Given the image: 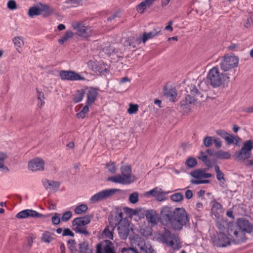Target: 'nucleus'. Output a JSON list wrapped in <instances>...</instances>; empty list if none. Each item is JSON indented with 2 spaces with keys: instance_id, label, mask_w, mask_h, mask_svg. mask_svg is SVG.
Returning <instances> with one entry per match:
<instances>
[{
  "instance_id": "obj_1",
  "label": "nucleus",
  "mask_w": 253,
  "mask_h": 253,
  "mask_svg": "<svg viewBox=\"0 0 253 253\" xmlns=\"http://www.w3.org/2000/svg\"><path fill=\"white\" fill-rule=\"evenodd\" d=\"M109 222L118 226V234L122 239L125 240L127 238L129 232V224L128 219L123 218V213L121 211H117L115 218H111Z\"/></svg>"
},
{
  "instance_id": "obj_2",
  "label": "nucleus",
  "mask_w": 253,
  "mask_h": 253,
  "mask_svg": "<svg viewBox=\"0 0 253 253\" xmlns=\"http://www.w3.org/2000/svg\"><path fill=\"white\" fill-rule=\"evenodd\" d=\"M229 73H220L217 67L211 69L208 73L207 79L210 84L213 87H218L222 84H225L229 82Z\"/></svg>"
},
{
  "instance_id": "obj_3",
  "label": "nucleus",
  "mask_w": 253,
  "mask_h": 253,
  "mask_svg": "<svg viewBox=\"0 0 253 253\" xmlns=\"http://www.w3.org/2000/svg\"><path fill=\"white\" fill-rule=\"evenodd\" d=\"M173 219L171 228L174 230H181L184 226L189 223L190 217L184 209L175 208Z\"/></svg>"
},
{
  "instance_id": "obj_4",
  "label": "nucleus",
  "mask_w": 253,
  "mask_h": 253,
  "mask_svg": "<svg viewBox=\"0 0 253 253\" xmlns=\"http://www.w3.org/2000/svg\"><path fill=\"white\" fill-rule=\"evenodd\" d=\"M91 215H86L74 218L72 221V229L76 233L84 235L85 237L90 235L87 230L86 225L89 224L92 218Z\"/></svg>"
},
{
  "instance_id": "obj_5",
  "label": "nucleus",
  "mask_w": 253,
  "mask_h": 253,
  "mask_svg": "<svg viewBox=\"0 0 253 253\" xmlns=\"http://www.w3.org/2000/svg\"><path fill=\"white\" fill-rule=\"evenodd\" d=\"M239 58L235 55L224 56L219 63L221 69L224 73H229V77H233L235 74V70L239 64Z\"/></svg>"
},
{
  "instance_id": "obj_6",
  "label": "nucleus",
  "mask_w": 253,
  "mask_h": 253,
  "mask_svg": "<svg viewBox=\"0 0 253 253\" xmlns=\"http://www.w3.org/2000/svg\"><path fill=\"white\" fill-rule=\"evenodd\" d=\"M175 209L166 206L162 207L160 213V221L161 223L168 228H171L173 219Z\"/></svg>"
},
{
  "instance_id": "obj_7",
  "label": "nucleus",
  "mask_w": 253,
  "mask_h": 253,
  "mask_svg": "<svg viewBox=\"0 0 253 253\" xmlns=\"http://www.w3.org/2000/svg\"><path fill=\"white\" fill-rule=\"evenodd\" d=\"M160 241L170 246L173 249H178V236L174 233H172L169 230L165 229L160 236Z\"/></svg>"
},
{
  "instance_id": "obj_8",
  "label": "nucleus",
  "mask_w": 253,
  "mask_h": 253,
  "mask_svg": "<svg viewBox=\"0 0 253 253\" xmlns=\"http://www.w3.org/2000/svg\"><path fill=\"white\" fill-rule=\"evenodd\" d=\"M227 233L230 240L235 244H241L246 240L245 233L235 225H231V228H228Z\"/></svg>"
},
{
  "instance_id": "obj_9",
  "label": "nucleus",
  "mask_w": 253,
  "mask_h": 253,
  "mask_svg": "<svg viewBox=\"0 0 253 253\" xmlns=\"http://www.w3.org/2000/svg\"><path fill=\"white\" fill-rule=\"evenodd\" d=\"M119 189H107L102 190L94 195L90 199L91 203H94L105 200L115 195L117 192L120 191Z\"/></svg>"
},
{
  "instance_id": "obj_10",
  "label": "nucleus",
  "mask_w": 253,
  "mask_h": 253,
  "mask_svg": "<svg viewBox=\"0 0 253 253\" xmlns=\"http://www.w3.org/2000/svg\"><path fill=\"white\" fill-rule=\"evenodd\" d=\"M253 148V142L251 140L246 141L240 151L235 154L238 161L244 160L250 157Z\"/></svg>"
},
{
  "instance_id": "obj_11",
  "label": "nucleus",
  "mask_w": 253,
  "mask_h": 253,
  "mask_svg": "<svg viewBox=\"0 0 253 253\" xmlns=\"http://www.w3.org/2000/svg\"><path fill=\"white\" fill-rule=\"evenodd\" d=\"M73 27L77 32V34L80 37L87 38L92 33V30L90 27L85 25L83 22H78L73 25Z\"/></svg>"
},
{
  "instance_id": "obj_12",
  "label": "nucleus",
  "mask_w": 253,
  "mask_h": 253,
  "mask_svg": "<svg viewBox=\"0 0 253 253\" xmlns=\"http://www.w3.org/2000/svg\"><path fill=\"white\" fill-rule=\"evenodd\" d=\"M45 162L42 158L37 157L28 162V168L32 171H43L44 169Z\"/></svg>"
},
{
  "instance_id": "obj_13",
  "label": "nucleus",
  "mask_w": 253,
  "mask_h": 253,
  "mask_svg": "<svg viewBox=\"0 0 253 253\" xmlns=\"http://www.w3.org/2000/svg\"><path fill=\"white\" fill-rule=\"evenodd\" d=\"M59 77L62 80L79 81L85 80L84 77L73 71L62 70L59 72Z\"/></svg>"
},
{
  "instance_id": "obj_14",
  "label": "nucleus",
  "mask_w": 253,
  "mask_h": 253,
  "mask_svg": "<svg viewBox=\"0 0 253 253\" xmlns=\"http://www.w3.org/2000/svg\"><path fill=\"white\" fill-rule=\"evenodd\" d=\"M96 253H115L113 244L109 240L98 244Z\"/></svg>"
},
{
  "instance_id": "obj_15",
  "label": "nucleus",
  "mask_w": 253,
  "mask_h": 253,
  "mask_svg": "<svg viewBox=\"0 0 253 253\" xmlns=\"http://www.w3.org/2000/svg\"><path fill=\"white\" fill-rule=\"evenodd\" d=\"M213 244L217 247H225L230 245L231 240L229 236L227 237L223 232H220L212 240Z\"/></svg>"
},
{
  "instance_id": "obj_16",
  "label": "nucleus",
  "mask_w": 253,
  "mask_h": 253,
  "mask_svg": "<svg viewBox=\"0 0 253 253\" xmlns=\"http://www.w3.org/2000/svg\"><path fill=\"white\" fill-rule=\"evenodd\" d=\"M16 217L18 219H24L28 217L45 218V215L32 210H25L18 212L16 215Z\"/></svg>"
},
{
  "instance_id": "obj_17",
  "label": "nucleus",
  "mask_w": 253,
  "mask_h": 253,
  "mask_svg": "<svg viewBox=\"0 0 253 253\" xmlns=\"http://www.w3.org/2000/svg\"><path fill=\"white\" fill-rule=\"evenodd\" d=\"M121 172L124 178L129 182V184L133 182L135 178L131 175V168L130 166H122L120 168Z\"/></svg>"
},
{
  "instance_id": "obj_18",
  "label": "nucleus",
  "mask_w": 253,
  "mask_h": 253,
  "mask_svg": "<svg viewBox=\"0 0 253 253\" xmlns=\"http://www.w3.org/2000/svg\"><path fill=\"white\" fill-rule=\"evenodd\" d=\"M238 228L241 229L243 232L250 233L253 229V225L250 222L245 219H240L238 220L237 226Z\"/></svg>"
},
{
  "instance_id": "obj_19",
  "label": "nucleus",
  "mask_w": 253,
  "mask_h": 253,
  "mask_svg": "<svg viewBox=\"0 0 253 253\" xmlns=\"http://www.w3.org/2000/svg\"><path fill=\"white\" fill-rule=\"evenodd\" d=\"M145 216L149 223L156 225L158 222V214L154 210H147L145 212Z\"/></svg>"
},
{
  "instance_id": "obj_20",
  "label": "nucleus",
  "mask_w": 253,
  "mask_h": 253,
  "mask_svg": "<svg viewBox=\"0 0 253 253\" xmlns=\"http://www.w3.org/2000/svg\"><path fill=\"white\" fill-rule=\"evenodd\" d=\"M205 169H198L194 170L190 173V174L193 177L197 179L208 178L212 176L211 173H206Z\"/></svg>"
},
{
  "instance_id": "obj_21",
  "label": "nucleus",
  "mask_w": 253,
  "mask_h": 253,
  "mask_svg": "<svg viewBox=\"0 0 253 253\" xmlns=\"http://www.w3.org/2000/svg\"><path fill=\"white\" fill-rule=\"evenodd\" d=\"M42 184L46 190L57 191L59 187L60 183L58 181L44 179L42 181Z\"/></svg>"
},
{
  "instance_id": "obj_22",
  "label": "nucleus",
  "mask_w": 253,
  "mask_h": 253,
  "mask_svg": "<svg viewBox=\"0 0 253 253\" xmlns=\"http://www.w3.org/2000/svg\"><path fill=\"white\" fill-rule=\"evenodd\" d=\"M78 253H93L87 241L85 240L79 244Z\"/></svg>"
},
{
  "instance_id": "obj_23",
  "label": "nucleus",
  "mask_w": 253,
  "mask_h": 253,
  "mask_svg": "<svg viewBox=\"0 0 253 253\" xmlns=\"http://www.w3.org/2000/svg\"><path fill=\"white\" fill-rule=\"evenodd\" d=\"M130 243L132 245H136L140 249H143L145 241L138 235H134L130 237Z\"/></svg>"
},
{
  "instance_id": "obj_24",
  "label": "nucleus",
  "mask_w": 253,
  "mask_h": 253,
  "mask_svg": "<svg viewBox=\"0 0 253 253\" xmlns=\"http://www.w3.org/2000/svg\"><path fill=\"white\" fill-rule=\"evenodd\" d=\"M97 94L98 93L96 89L93 88H90L87 93L86 104L90 105L93 103L96 99Z\"/></svg>"
},
{
  "instance_id": "obj_25",
  "label": "nucleus",
  "mask_w": 253,
  "mask_h": 253,
  "mask_svg": "<svg viewBox=\"0 0 253 253\" xmlns=\"http://www.w3.org/2000/svg\"><path fill=\"white\" fill-rule=\"evenodd\" d=\"M160 34L161 30L160 28L154 29L152 31L148 33L144 32L143 34L142 42L145 43L148 40L152 39Z\"/></svg>"
},
{
  "instance_id": "obj_26",
  "label": "nucleus",
  "mask_w": 253,
  "mask_h": 253,
  "mask_svg": "<svg viewBox=\"0 0 253 253\" xmlns=\"http://www.w3.org/2000/svg\"><path fill=\"white\" fill-rule=\"evenodd\" d=\"M153 2L154 0H144L137 5V11L140 13H142L146 8L149 7L152 5Z\"/></svg>"
},
{
  "instance_id": "obj_27",
  "label": "nucleus",
  "mask_w": 253,
  "mask_h": 253,
  "mask_svg": "<svg viewBox=\"0 0 253 253\" xmlns=\"http://www.w3.org/2000/svg\"><path fill=\"white\" fill-rule=\"evenodd\" d=\"M54 236L55 234L53 233L46 231L42 234L41 240L42 242L49 244L54 240Z\"/></svg>"
},
{
  "instance_id": "obj_28",
  "label": "nucleus",
  "mask_w": 253,
  "mask_h": 253,
  "mask_svg": "<svg viewBox=\"0 0 253 253\" xmlns=\"http://www.w3.org/2000/svg\"><path fill=\"white\" fill-rule=\"evenodd\" d=\"M108 180L112 181L114 183H118L123 184H128L129 182L126 181V179L124 178L123 176L120 174H117L114 176L109 177Z\"/></svg>"
},
{
  "instance_id": "obj_29",
  "label": "nucleus",
  "mask_w": 253,
  "mask_h": 253,
  "mask_svg": "<svg viewBox=\"0 0 253 253\" xmlns=\"http://www.w3.org/2000/svg\"><path fill=\"white\" fill-rule=\"evenodd\" d=\"M41 4V13L42 12H43V16L46 17L51 14H52L54 12V9L50 7L47 4Z\"/></svg>"
},
{
  "instance_id": "obj_30",
  "label": "nucleus",
  "mask_w": 253,
  "mask_h": 253,
  "mask_svg": "<svg viewBox=\"0 0 253 253\" xmlns=\"http://www.w3.org/2000/svg\"><path fill=\"white\" fill-rule=\"evenodd\" d=\"M12 42L16 47V50L20 53L21 52L20 51L19 49L24 45L23 38L19 36L15 37L12 39Z\"/></svg>"
},
{
  "instance_id": "obj_31",
  "label": "nucleus",
  "mask_w": 253,
  "mask_h": 253,
  "mask_svg": "<svg viewBox=\"0 0 253 253\" xmlns=\"http://www.w3.org/2000/svg\"><path fill=\"white\" fill-rule=\"evenodd\" d=\"M196 101V99L193 96L190 95H187L185 96V98L181 101L180 105L181 106H185L189 104H193Z\"/></svg>"
},
{
  "instance_id": "obj_32",
  "label": "nucleus",
  "mask_w": 253,
  "mask_h": 253,
  "mask_svg": "<svg viewBox=\"0 0 253 253\" xmlns=\"http://www.w3.org/2000/svg\"><path fill=\"white\" fill-rule=\"evenodd\" d=\"M216 226L218 229L220 231V232H223L227 228H231V226L228 225L227 222L223 220L218 219L216 222Z\"/></svg>"
},
{
  "instance_id": "obj_33",
  "label": "nucleus",
  "mask_w": 253,
  "mask_h": 253,
  "mask_svg": "<svg viewBox=\"0 0 253 253\" xmlns=\"http://www.w3.org/2000/svg\"><path fill=\"white\" fill-rule=\"evenodd\" d=\"M7 158V155L6 153L0 152V171H9V169L4 164V161Z\"/></svg>"
},
{
  "instance_id": "obj_34",
  "label": "nucleus",
  "mask_w": 253,
  "mask_h": 253,
  "mask_svg": "<svg viewBox=\"0 0 253 253\" xmlns=\"http://www.w3.org/2000/svg\"><path fill=\"white\" fill-rule=\"evenodd\" d=\"M41 14V13L40 8L36 6L30 7L28 12V14L31 18H33L36 16L40 15Z\"/></svg>"
},
{
  "instance_id": "obj_35",
  "label": "nucleus",
  "mask_w": 253,
  "mask_h": 253,
  "mask_svg": "<svg viewBox=\"0 0 253 253\" xmlns=\"http://www.w3.org/2000/svg\"><path fill=\"white\" fill-rule=\"evenodd\" d=\"M165 95L170 100L173 102L175 101V99L177 96V92L175 89H170L167 90L165 92Z\"/></svg>"
},
{
  "instance_id": "obj_36",
  "label": "nucleus",
  "mask_w": 253,
  "mask_h": 253,
  "mask_svg": "<svg viewBox=\"0 0 253 253\" xmlns=\"http://www.w3.org/2000/svg\"><path fill=\"white\" fill-rule=\"evenodd\" d=\"M85 94L84 90L83 89L78 90L76 91L73 100L75 103H78L81 101Z\"/></svg>"
},
{
  "instance_id": "obj_37",
  "label": "nucleus",
  "mask_w": 253,
  "mask_h": 253,
  "mask_svg": "<svg viewBox=\"0 0 253 253\" xmlns=\"http://www.w3.org/2000/svg\"><path fill=\"white\" fill-rule=\"evenodd\" d=\"M88 207L85 204H83L76 207L74 210L75 212L77 214H81L87 211Z\"/></svg>"
},
{
  "instance_id": "obj_38",
  "label": "nucleus",
  "mask_w": 253,
  "mask_h": 253,
  "mask_svg": "<svg viewBox=\"0 0 253 253\" xmlns=\"http://www.w3.org/2000/svg\"><path fill=\"white\" fill-rule=\"evenodd\" d=\"M215 157L218 159H229L231 157L230 154L227 152L219 151L214 153Z\"/></svg>"
},
{
  "instance_id": "obj_39",
  "label": "nucleus",
  "mask_w": 253,
  "mask_h": 253,
  "mask_svg": "<svg viewBox=\"0 0 253 253\" xmlns=\"http://www.w3.org/2000/svg\"><path fill=\"white\" fill-rule=\"evenodd\" d=\"M73 35L74 34L71 31H66L64 36L58 40V42L61 44H63L64 42L72 38Z\"/></svg>"
},
{
  "instance_id": "obj_40",
  "label": "nucleus",
  "mask_w": 253,
  "mask_h": 253,
  "mask_svg": "<svg viewBox=\"0 0 253 253\" xmlns=\"http://www.w3.org/2000/svg\"><path fill=\"white\" fill-rule=\"evenodd\" d=\"M89 112V108L88 105H85L82 110L76 114V116L78 118L84 119L86 115Z\"/></svg>"
},
{
  "instance_id": "obj_41",
  "label": "nucleus",
  "mask_w": 253,
  "mask_h": 253,
  "mask_svg": "<svg viewBox=\"0 0 253 253\" xmlns=\"http://www.w3.org/2000/svg\"><path fill=\"white\" fill-rule=\"evenodd\" d=\"M186 166L189 168H193L197 164V160L193 157L188 158L185 163Z\"/></svg>"
},
{
  "instance_id": "obj_42",
  "label": "nucleus",
  "mask_w": 253,
  "mask_h": 253,
  "mask_svg": "<svg viewBox=\"0 0 253 253\" xmlns=\"http://www.w3.org/2000/svg\"><path fill=\"white\" fill-rule=\"evenodd\" d=\"M225 140L229 144L233 143L234 142V140H236L235 144H237L238 142L240 141V139L239 137H235L233 135L229 134L228 135V136L225 138Z\"/></svg>"
},
{
  "instance_id": "obj_43",
  "label": "nucleus",
  "mask_w": 253,
  "mask_h": 253,
  "mask_svg": "<svg viewBox=\"0 0 253 253\" xmlns=\"http://www.w3.org/2000/svg\"><path fill=\"white\" fill-rule=\"evenodd\" d=\"M189 91H187V92H189L191 94L195 96H198L200 94V91L195 85H191L190 86H189Z\"/></svg>"
},
{
  "instance_id": "obj_44",
  "label": "nucleus",
  "mask_w": 253,
  "mask_h": 253,
  "mask_svg": "<svg viewBox=\"0 0 253 253\" xmlns=\"http://www.w3.org/2000/svg\"><path fill=\"white\" fill-rule=\"evenodd\" d=\"M170 199L172 201L178 202L183 199V196L180 193H176L170 196Z\"/></svg>"
},
{
  "instance_id": "obj_45",
  "label": "nucleus",
  "mask_w": 253,
  "mask_h": 253,
  "mask_svg": "<svg viewBox=\"0 0 253 253\" xmlns=\"http://www.w3.org/2000/svg\"><path fill=\"white\" fill-rule=\"evenodd\" d=\"M68 248L72 253L77 251L76 248V241L75 240L70 239L67 241Z\"/></svg>"
},
{
  "instance_id": "obj_46",
  "label": "nucleus",
  "mask_w": 253,
  "mask_h": 253,
  "mask_svg": "<svg viewBox=\"0 0 253 253\" xmlns=\"http://www.w3.org/2000/svg\"><path fill=\"white\" fill-rule=\"evenodd\" d=\"M129 201L131 204H135L138 201V194L137 192L131 194L129 197Z\"/></svg>"
},
{
  "instance_id": "obj_47",
  "label": "nucleus",
  "mask_w": 253,
  "mask_h": 253,
  "mask_svg": "<svg viewBox=\"0 0 253 253\" xmlns=\"http://www.w3.org/2000/svg\"><path fill=\"white\" fill-rule=\"evenodd\" d=\"M138 110V105L137 104H130L129 107L127 110V112L130 114L136 113Z\"/></svg>"
},
{
  "instance_id": "obj_48",
  "label": "nucleus",
  "mask_w": 253,
  "mask_h": 253,
  "mask_svg": "<svg viewBox=\"0 0 253 253\" xmlns=\"http://www.w3.org/2000/svg\"><path fill=\"white\" fill-rule=\"evenodd\" d=\"M143 249H140L141 251H144L146 253H153L154 252V249L152 246L149 244H146L144 243V246L142 247Z\"/></svg>"
},
{
  "instance_id": "obj_49",
  "label": "nucleus",
  "mask_w": 253,
  "mask_h": 253,
  "mask_svg": "<svg viewBox=\"0 0 253 253\" xmlns=\"http://www.w3.org/2000/svg\"><path fill=\"white\" fill-rule=\"evenodd\" d=\"M61 220V219L59 217V214L57 213H55L51 218L52 222L54 225L59 224Z\"/></svg>"
},
{
  "instance_id": "obj_50",
  "label": "nucleus",
  "mask_w": 253,
  "mask_h": 253,
  "mask_svg": "<svg viewBox=\"0 0 253 253\" xmlns=\"http://www.w3.org/2000/svg\"><path fill=\"white\" fill-rule=\"evenodd\" d=\"M124 211L130 216L132 215H136L138 213V212L137 210H133L128 208H124Z\"/></svg>"
},
{
  "instance_id": "obj_51",
  "label": "nucleus",
  "mask_w": 253,
  "mask_h": 253,
  "mask_svg": "<svg viewBox=\"0 0 253 253\" xmlns=\"http://www.w3.org/2000/svg\"><path fill=\"white\" fill-rule=\"evenodd\" d=\"M72 213L71 211H67L64 212L61 217V220L63 221H67L72 217Z\"/></svg>"
},
{
  "instance_id": "obj_52",
  "label": "nucleus",
  "mask_w": 253,
  "mask_h": 253,
  "mask_svg": "<svg viewBox=\"0 0 253 253\" xmlns=\"http://www.w3.org/2000/svg\"><path fill=\"white\" fill-rule=\"evenodd\" d=\"M106 168L112 173H115L116 171V168L115 163L113 162L107 164Z\"/></svg>"
},
{
  "instance_id": "obj_53",
  "label": "nucleus",
  "mask_w": 253,
  "mask_h": 253,
  "mask_svg": "<svg viewBox=\"0 0 253 253\" xmlns=\"http://www.w3.org/2000/svg\"><path fill=\"white\" fill-rule=\"evenodd\" d=\"M7 6L10 10H14L17 8V4L14 0H9L7 3Z\"/></svg>"
},
{
  "instance_id": "obj_54",
  "label": "nucleus",
  "mask_w": 253,
  "mask_h": 253,
  "mask_svg": "<svg viewBox=\"0 0 253 253\" xmlns=\"http://www.w3.org/2000/svg\"><path fill=\"white\" fill-rule=\"evenodd\" d=\"M212 143V139L211 137L206 136L204 139V144L205 146L208 147L211 145Z\"/></svg>"
},
{
  "instance_id": "obj_55",
  "label": "nucleus",
  "mask_w": 253,
  "mask_h": 253,
  "mask_svg": "<svg viewBox=\"0 0 253 253\" xmlns=\"http://www.w3.org/2000/svg\"><path fill=\"white\" fill-rule=\"evenodd\" d=\"M102 51L107 54H111L115 52V49L111 46H107L103 48Z\"/></svg>"
},
{
  "instance_id": "obj_56",
  "label": "nucleus",
  "mask_w": 253,
  "mask_h": 253,
  "mask_svg": "<svg viewBox=\"0 0 253 253\" xmlns=\"http://www.w3.org/2000/svg\"><path fill=\"white\" fill-rule=\"evenodd\" d=\"M134 40L133 37H129L127 39L125 40L124 42V45L125 46H130L133 45V41Z\"/></svg>"
},
{
  "instance_id": "obj_57",
  "label": "nucleus",
  "mask_w": 253,
  "mask_h": 253,
  "mask_svg": "<svg viewBox=\"0 0 253 253\" xmlns=\"http://www.w3.org/2000/svg\"><path fill=\"white\" fill-rule=\"evenodd\" d=\"M74 233L69 228H66L63 230L62 236H69L71 237H74Z\"/></svg>"
},
{
  "instance_id": "obj_58",
  "label": "nucleus",
  "mask_w": 253,
  "mask_h": 253,
  "mask_svg": "<svg viewBox=\"0 0 253 253\" xmlns=\"http://www.w3.org/2000/svg\"><path fill=\"white\" fill-rule=\"evenodd\" d=\"M216 133L224 139H225V138L228 136V135L229 134V133L223 130H216Z\"/></svg>"
},
{
  "instance_id": "obj_59",
  "label": "nucleus",
  "mask_w": 253,
  "mask_h": 253,
  "mask_svg": "<svg viewBox=\"0 0 253 253\" xmlns=\"http://www.w3.org/2000/svg\"><path fill=\"white\" fill-rule=\"evenodd\" d=\"M253 24V15H251L249 18L247 19V21L245 24L247 28L251 27Z\"/></svg>"
},
{
  "instance_id": "obj_60",
  "label": "nucleus",
  "mask_w": 253,
  "mask_h": 253,
  "mask_svg": "<svg viewBox=\"0 0 253 253\" xmlns=\"http://www.w3.org/2000/svg\"><path fill=\"white\" fill-rule=\"evenodd\" d=\"M222 209V206L221 205L218 203V202H215L212 205V211H214V210H221Z\"/></svg>"
},
{
  "instance_id": "obj_61",
  "label": "nucleus",
  "mask_w": 253,
  "mask_h": 253,
  "mask_svg": "<svg viewBox=\"0 0 253 253\" xmlns=\"http://www.w3.org/2000/svg\"><path fill=\"white\" fill-rule=\"evenodd\" d=\"M216 178L219 181H221L222 180H223V181H225L224 174L222 171L216 173Z\"/></svg>"
},
{
  "instance_id": "obj_62",
  "label": "nucleus",
  "mask_w": 253,
  "mask_h": 253,
  "mask_svg": "<svg viewBox=\"0 0 253 253\" xmlns=\"http://www.w3.org/2000/svg\"><path fill=\"white\" fill-rule=\"evenodd\" d=\"M103 233H104L105 236H106L107 237H108L110 239L113 238V234H112V232L108 228H106L104 229Z\"/></svg>"
},
{
  "instance_id": "obj_63",
  "label": "nucleus",
  "mask_w": 253,
  "mask_h": 253,
  "mask_svg": "<svg viewBox=\"0 0 253 253\" xmlns=\"http://www.w3.org/2000/svg\"><path fill=\"white\" fill-rule=\"evenodd\" d=\"M185 196L186 199H190L193 197L192 191L190 190H187L186 191Z\"/></svg>"
},
{
  "instance_id": "obj_64",
  "label": "nucleus",
  "mask_w": 253,
  "mask_h": 253,
  "mask_svg": "<svg viewBox=\"0 0 253 253\" xmlns=\"http://www.w3.org/2000/svg\"><path fill=\"white\" fill-rule=\"evenodd\" d=\"M37 91L38 92V99L40 101H42V100L44 99V93L42 91H39L37 89Z\"/></svg>"
}]
</instances>
